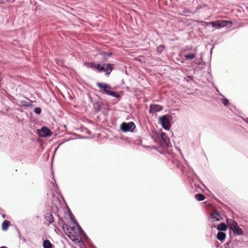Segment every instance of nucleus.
<instances>
[{
  "label": "nucleus",
  "mask_w": 248,
  "mask_h": 248,
  "mask_svg": "<svg viewBox=\"0 0 248 248\" xmlns=\"http://www.w3.org/2000/svg\"><path fill=\"white\" fill-rule=\"evenodd\" d=\"M71 230H72V231H73V230H74V227H72V228H71Z\"/></svg>",
  "instance_id": "obj_31"
},
{
  "label": "nucleus",
  "mask_w": 248,
  "mask_h": 248,
  "mask_svg": "<svg viewBox=\"0 0 248 248\" xmlns=\"http://www.w3.org/2000/svg\"><path fill=\"white\" fill-rule=\"evenodd\" d=\"M185 50H189L188 47H186L185 48Z\"/></svg>",
  "instance_id": "obj_29"
},
{
  "label": "nucleus",
  "mask_w": 248,
  "mask_h": 248,
  "mask_svg": "<svg viewBox=\"0 0 248 248\" xmlns=\"http://www.w3.org/2000/svg\"><path fill=\"white\" fill-rule=\"evenodd\" d=\"M163 109V107L157 104H151L149 106V112L154 113L159 112Z\"/></svg>",
  "instance_id": "obj_6"
},
{
  "label": "nucleus",
  "mask_w": 248,
  "mask_h": 248,
  "mask_svg": "<svg viewBox=\"0 0 248 248\" xmlns=\"http://www.w3.org/2000/svg\"><path fill=\"white\" fill-rule=\"evenodd\" d=\"M8 0H0V2L1 3H5Z\"/></svg>",
  "instance_id": "obj_26"
},
{
  "label": "nucleus",
  "mask_w": 248,
  "mask_h": 248,
  "mask_svg": "<svg viewBox=\"0 0 248 248\" xmlns=\"http://www.w3.org/2000/svg\"><path fill=\"white\" fill-rule=\"evenodd\" d=\"M136 126L135 124L132 122H129L128 123H123L121 125V129L124 132H133Z\"/></svg>",
  "instance_id": "obj_4"
},
{
  "label": "nucleus",
  "mask_w": 248,
  "mask_h": 248,
  "mask_svg": "<svg viewBox=\"0 0 248 248\" xmlns=\"http://www.w3.org/2000/svg\"><path fill=\"white\" fill-rule=\"evenodd\" d=\"M97 86L99 88L103 90V91H104V93L114 97H119V95H117L115 92L110 90L111 87L109 85L105 83L98 82L97 83Z\"/></svg>",
  "instance_id": "obj_2"
},
{
  "label": "nucleus",
  "mask_w": 248,
  "mask_h": 248,
  "mask_svg": "<svg viewBox=\"0 0 248 248\" xmlns=\"http://www.w3.org/2000/svg\"><path fill=\"white\" fill-rule=\"evenodd\" d=\"M229 21L225 20H217L212 21L211 25L216 29H219L228 25Z\"/></svg>",
  "instance_id": "obj_5"
},
{
  "label": "nucleus",
  "mask_w": 248,
  "mask_h": 248,
  "mask_svg": "<svg viewBox=\"0 0 248 248\" xmlns=\"http://www.w3.org/2000/svg\"><path fill=\"white\" fill-rule=\"evenodd\" d=\"M222 103L225 106H229V109L231 111L233 112L234 110H236L235 107L233 106L232 105H229V101L228 99L224 98L222 100Z\"/></svg>",
  "instance_id": "obj_10"
},
{
  "label": "nucleus",
  "mask_w": 248,
  "mask_h": 248,
  "mask_svg": "<svg viewBox=\"0 0 248 248\" xmlns=\"http://www.w3.org/2000/svg\"><path fill=\"white\" fill-rule=\"evenodd\" d=\"M164 46L163 45H159L157 47V52L161 53L164 50Z\"/></svg>",
  "instance_id": "obj_23"
},
{
  "label": "nucleus",
  "mask_w": 248,
  "mask_h": 248,
  "mask_svg": "<svg viewBox=\"0 0 248 248\" xmlns=\"http://www.w3.org/2000/svg\"><path fill=\"white\" fill-rule=\"evenodd\" d=\"M2 217H3V218H5V215H2Z\"/></svg>",
  "instance_id": "obj_32"
},
{
  "label": "nucleus",
  "mask_w": 248,
  "mask_h": 248,
  "mask_svg": "<svg viewBox=\"0 0 248 248\" xmlns=\"http://www.w3.org/2000/svg\"><path fill=\"white\" fill-rule=\"evenodd\" d=\"M46 219L50 223L54 221V217L51 214H47L46 216Z\"/></svg>",
  "instance_id": "obj_21"
},
{
  "label": "nucleus",
  "mask_w": 248,
  "mask_h": 248,
  "mask_svg": "<svg viewBox=\"0 0 248 248\" xmlns=\"http://www.w3.org/2000/svg\"><path fill=\"white\" fill-rule=\"evenodd\" d=\"M0 248H7L4 246L1 247Z\"/></svg>",
  "instance_id": "obj_30"
},
{
  "label": "nucleus",
  "mask_w": 248,
  "mask_h": 248,
  "mask_svg": "<svg viewBox=\"0 0 248 248\" xmlns=\"http://www.w3.org/2000/svg\"><path fill=\"white\" fill-rule=\"evenodd\" d=\"M196 48H195L194 49L195 52H194L186 54L184 55L185 59L186 60H191L194 59L195 58L196 53H197L196 51Z\"/></svg>",
  "instance_id": "obj_11"
},
{
  "label": "nucleus",
  "mask_w": 248,
  "mask_h": 248,
  "mask_svg": "<svg viewBox=\"0 0 248 248\" xmlns=\"http://www.w3.org/2000/svg\"><path fill=\"white\" fill-rule=\"evenodd\" d=\"M85 64L87 67L96 70V67L97 66V64H95V63H92V62H86L85 63Z\"/></svg>",
  "instance_id": "obj_20"
},
{
  "label": "nucleus",
  "mask_w": 248,
  "mask_h": 248,
  "mask_svg": "<svg viewBox=\"0 0 248 248\" xmlns=\"http://www.w3.org/2000/svg\"><path fill=\"white\" fill-rule=\"evenodd\" d=\"M170 119L171 117L168 115H164L158 118L159 124L162 127L166 130H169L170 128Z\"/></svg>",
  "instance_id": "obj_1"
},
{
  "label": "nucleus",
  "mask_w": 248,
  "mask_h": 248,
  "mask_svg": "<svg viewBox=\"0 0 248 248\" xmlns=\"http://www.w3.org/2000/svg\"><path fill=\"white\" fill-rule=\"evenodd\" d=\"M232 231H233L234 234L236 235H241L243 234V231L237 225L236 227H234Z\"/></svg>",
  "instance_id": "obj_13"
},
{
  "label": "nucleus",
  "mask_w": 248,
  "mask_h": 248,
  "mask_svg": "<svg viewBox=\"0 0 248 248\" xmlns=\"http://www.w3.org/2000/svg\"><path fill=\"white\" fill-rule=\"evenodd\" d=\"M210 218L214 220L219 221L221 219V216L218 213L214 212L210 215Z\"/></svg>",
  "instance_id": "obj_12"
},
{
  "label": "nucleus",
  "mask_w": 248,
  "mask_h": 248,
  "mask_svg": "<svg viewBox=\"0 0 248 248\" xmlns=\"http://www.w3.org/2000/svg\"><path fill=\"white\" fill-rule=\"evenodd\" d=\"M39 134L41 137H47L50 136L52 132L47 127H43L39 132Z\"/></svg>",
  "instance_id": "obj_7"
},
{
  "label": "nucleus",
  "mask_w": 248,
  "mask_h": 248,
  "mask_svg": "<svg viewBox=\"0 0 248 248\" xmlns=\"http://www.w3.org/2000/svg\"><path fill=\"white\" fill-rule=\"evenodd\" d=\"M226 223L229 228L231 230L234 227H236L238 225L237 223L235 220L230 218H227L226 219Z\"/></svg>",
  "instance_id": "obj_8"
},
{
  "label": "nucleus",
  "mask_w": 248,
  "mask_h": 248,
  "mask_svg": "<svg viewBox=\"0 0 248 248\" xmlns=\"http://www.w3.org/2000/svg\"><path fill=\"white\" fill-rule=\"evenodd\" d=\"M195 198L198 201H202L205 199V196L202 194H197L195 195Z\"/></svg>",
  "instance_id": "obj_22"
},
{
  "label": "nucleus",
  "mask_w": 248,
  "mask_h": 248,
  "mask_svg": "<svg viewBox=\"0 0 248 248\" xmlns=\"http://www.w3.org/2000/svg\"><path fill=\"white\" fill-rule=\"evenodd\" d=\"M230 244V242H228V243H226V244H225V246H229ZM225 248H227L225 247Z\"/></svg>",
  "instance_id": "obj_28"
},
{
  "label": "nucleus",
  "mask_w": 248,
  "mask_h": 248,
  "mask_svg": "<svg viewBox=\"0 0 248 248\" xmlns=\"http://www.w3.org/2000/svg\"><path fill=\"white\" fill-rule=\"evenodd\" d=\"M10 221L8 220H4L2 224V229L3 231H6L7 230L9 225H10Z\"/></svg>",
  "instance_id": "obj_16"
},
{
  "label": "nucleus",
  "mask_w": 248,
  "mask_h": 248,
  "mask_svg": "<svg viewBox=\"0 0 248 248\" xmlns=\"http://www.w3.org/2000/svg\"><path fill=\"white\" fill-rule=\"evenodd\" d=\"M216 227L218 231H225L227 229V226L224 223H221Z\"/></svg>",
  "instance_id": "obj_15"
},
{
  "label": "nucleus",
  "mask_w": 248,
  "mask_h": 248,
  "mask_svg": "<svg viewBox=\"0 0 248 248\" xmlns=\"http://www.w3.org/2000/svg\"><path fill=\"white\" fill-rule=\"evenodd\" d=\"M219 95H220V96H223V95H222V93H220V94H219Z\"/></svg>",
  "instance_id": "obj_33"
},
{
  "label": "nucleus",
  "mask_w": 248,
  "mask_h": 248,
  "mask_svg": "<svg viewBox=\"0 0 248 248\" xmlns=\"http://www.w3.org/2000/svg\"><path fill=\"white\" fill-rule=\"evenodd\" d=\"M160 138L163 141L164 143L167 146H169L170 143V141L169 138L168 137L167 135L165 133H161L160 134Z\"/></svg>",
  "instance_id": "obj_9"
},
{
  "label": "nucleus",
  "mask_w": 248,
  "mask_h": 248,
  "mask_svg": "<svg viewBox=\"0 0 248 248\" xmlns=\"http://www.w3.org/2000/svg\"><path fill=\"white\" fill-rule=\"evenodd\" d=\"M65 226L67 228V231L68 232V233H72V232H71L69 230V229L67 228V225L66 224H65Z\"/></svg>",
  "instance_id": "obj_27"
},
{
  "label": "nucleus",
  "mask_w": 248,
  "mask_h": 248,
  "mask_svg": "<svg viewBox=\"0 0 248 248\" xmlns=\"http://www.w3.org/2000/svg\"><path fill=\"white\" fill-rule=\"evenodd\" d=\"M93 106L95 111L97 112L100 111L101 109V105L100 103L98 102H94L93 104Z\"/></svg>",
  "instance_id": "obj_17"
},
{
  "label": "nucleus",
  "mask_w": 248,
  "mask_h": 248,
  "mask_svg": "<svg viewBox=\"0 0 248 248\" xmlns=\"http://www.w3.org/2000/svg\"><path fill=\"white\" fill-rule=\"evenodd\" d=\"M52 245L48 240H46L43 242L44 248H52Z\"/></svg>",
  "instance_id": "obj_18"
},
{
  "label": "nucleus",
  "mask_w": 248,
  "mask_h": 248,
  "mask_svg": "<svg viewBox=\"0 0 248 248\" xmlns=\"http://www.w3.org/2000/svg\"><path fill=\"white\" fill-rule=\"evenodd\" d=\"M71 219L73 221V222L75 224L76 226L78 227V230L79 232L83 235H86L85 232H84L82 228L80 227L79 224L76 221L74 220L72 218Z\"/></svg>",
  "instance_id": "obj_19"
},
{
  "label": "nucleus",
  "mask_w": 248,
  "mask_h": 248,
  "mask_svg": "<svg viewBox=\"0 0 248 248\" xmlns=\"http://www.w3.org/2000/svg\"><path fill=\"white\" fill-rule=\"evenodd\" d=\"M198 22L200 23L201 24V25H202V26H209L210 25H211V23L212 22H204V21H197Z\"/></svg>",
  "instance_id": "obj_24"
},
{
  "label": "nucleus",
  "mask_w": 248,
  "mask_h": 248,
  "mask_svg": "<svg viewBox=\"0 0 248 248\" xmlns=\"http://www.w3.org/2000/svg\"><path fill=\"white\" fill-rule=\"evenodd\" d=\"M34 112L36 114H40L41 112V109L39 107H36L34 108Z\"/></svg>",
  "instance_id": "obj_25"
},
{
  "label": "nucleus",
  "mask_w": 248,
  "mask_h": 248,
  "mask_svg": "<svg viewBox=\"0 0 248 248\" xmlns=\"http://www.w3.org/2000/svg\"><path fill=\"white\" fill-rule=\"evenodd\" d=\"M226 236V234L223 232H219L217 234V238L221 242L225 240Z\"/></svg>",
  "instance_id": "obj_14"
},
{
  "label": "nucleus",
  "mask_w": 248,
  "mask_h": 248,
  "mask_svg": "<svg viewBox=\"0 0 248 248\" xmlns=\"http://www.w3.org/2000/svg\"><path fill=\"white\" fill-rule=\"evenodd\" d=\"M96 70L98 72H104L106 75H109L112 70V65L109 63L97 64Z\"/></svg>",
  "instance_id": "obj_3"
}]
</instances>
